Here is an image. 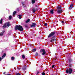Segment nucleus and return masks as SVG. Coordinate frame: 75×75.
I'll use <instances>...</instances> for the list:
<instances>
[{
	"label": "nucleus",
	"instance_id": "nucleus-1",
	"mask_svg": "<svg viewBox=\"0 0 75 75\" xmlns=\"http://www.w3.org/2000/svg\"><path fill=\"white\" fill-rule=\"evenodd\" d=\"M55 34V32L54 31L51 32V33L48 35V38L52 37L50 41L51 42H52L56 41V39H55V38H56V36L54 35Z\"/></svg>",
	"mask_w": 75,
	"mask_h": 75
},
{
	"label": "nucleus",
	"instance_id": "nucleus-2",
	"mask_svg": "<svg viewBox=\"0 0 75 75\" xmlns=\"http://www.w3.org/2000/svg\"><path fill=\"white\" fill-rule=\"evenodd\" d=\"M15 30H18L19 31H23L24 29H23V28L21 25H16L15 27Z\"/></svg>",
	"mask_w": 75,
	"mask_h": 75
},
{
	"label": "nucleus",
	"instance_id": "nucleus-3",
	"mask_svg": "<svg viewBox=\"0 0 75 75\" xmlns=\"http://www.w3.org/2000/svg\"><path fill=\"white\" fill-rule=\"evenodd\" d=\"M72 69L71 68H69V69H67L66 70V72L67 74H71L72 72L73 71Z\"/></svg>",
	"mask_w": 75,
	"mask_h": 75
},
{
	"label": "nucleus",
	"instance_id": "nucleus-4",
	"mask_svg": "<svg viewBox=\"0 0 75 75\" xmlns=\"http://www.w3.org/2000/svg\"><path fill=\"white\" fill-rule=\"evenodd\" d=\"M40 52H43L42 53V55H44L46 54V52L45 51V49H42L40 50Z\"/></svg>",
	"mask_w": 75,
	"mask_h": 75
},
{
	"label": "nucleus",
	"instance_id": "nucleus-5",
	"mask_svg": "<svg viewBox=\"0 0 75 75\" xmlns=\"http://www.w3.org/2000/svg\"><path fill=\"white\" fill-rule=\"evenodd\" d=\"M68 61L69 64H70L73 62V60L72 59V58H71L68 59Z\"/></svg>",
	"mask_w": 75,
	"mask_h": 75
},
{
	"label": "nucleus",
	"instance_id": "nucleus-6",
	"mask_svg": "<svg viewBox=\"0 0 75 75\" xmlns=\"http://www.w3.org/2000/svg\"><path fill=\"white\" fill-rule=\"evenodd\" d=\"M35 25H36V23H32V25H30L31 27H35Z\"/></svg>",
	"mask_w": 75,
	"mask_h": 75
},
{
	"label": "nucleus",
	"instance_id": "nucleus-7",
	"mask_svg": "<svg viewBox=\"0 0 75 75\" xmlns=\"http://www.w3.org/2000/svg\"><path fill=\"white\" fill-rule=\"evenodd\" d=\"M74 6V4H72L70 5V6L69 8V10H72L73 7H72Z\"/></svg>",
	"mask_w": 75,
	"mask_h": 75
},
{
	"label": "nucleus",
	"instance_id": "nucleus-8",
	"mask_svg": "<svg viewBox=\"0 0 75 75\" xmlns=\"http://www.w3.org/2000/svg\"><path fill=\"white\" fill-rule=\"evenodd\" d=\"M62 9H61L60 10H58L57 11V13L58 14H60L62 12Z\"/></svg>",
	"mask_w": 75,
	"mask_h": 75
},
{
	"label": "nucleus",
	"instance_id": "nucleus-9",
	"mask_svg": "<svg viewBox=\"0 0 75 75\" xmlns=\"http://www.w3.org/2000/svg\"><path fill=\"white\" fill-rule=\"evenodd\" d=\"M61 5H59L57 8V10H59V9H61Z\"/></svg>",
	"mask_w": 75,
	"mask_h": 75
},
{
	"label": "nucleus",
	"instance_id": "nucleus-10",
	"mask_svg": "<svg viewBox=\"0 0 75 75\" xmlns=\"http://www.w3.org/2000/svg\"><path fill=\"white\" fill-rule=\"evenodd\" d=\"M6 26L8 27H10V22H8L7 23H6Z\"/></svg>",
	"mask_w": 75,
	"mask_h": 75
},
{
	"label": "nucleus",
	"instance_id": "nucleus-11",
	"mask_svg": "<svg viewBox=\"0 0 75 75\" xmlns=\"http://www.w3.org/2000/svg\"><path fill=\"white\" fill-rule=\"evenodd\" d=\"M6 56V53H4L3 55V56L2 57V59H3Z\"/></svg>",
	"mask_w": 75,
	"mask_h": 75
},
{
	"label": "nucleus",
	"instance_id": "nucleus-12",
	"mask_svg": "<svg viewBox=\"0 0 75 75\" xmlns=\"http://www.w3.org/2000/svg\"><path fill=\"white\" fill-rule=\"evenodd\" d=\"M50 12L51 14H54V9H52L51 10H50Z\"/></svg>",
	"mask_w": 75,
	"mask_h": 75
},
{
	"label": "nucleus",
	"instance_id": "nucleus-13",
	"mask_svg": "<svg viewBox=\"0 0 75 75\" xmlns=\"http://www.w3.org/2000/svg\"><path fill=\"white\" fill-rule=\"evenodd\" d=\"M30 21V19H28V20L25 21V23H29V22Z\"/></svg>",
	"mask_w": 75,
	"mask_h": 75
},
{
	"label": "nucleus",
	"instance_id": "nucleus-14",
	"mask_svg": "<svg viewBox=\"0 0 75 75\" xmlns=\"http://www.w3.org/2000/svg\"><path fill=\"white\" fill-rule=\"evenodd\" d=\"M69 67L70 68H71V67H72V64H71V63H69Z\"/></svg>",
	"mask_w": 75,
	"mask_h": 75
},
{
	"label": "nucleus",
	"instance_id": "nucleus-15",
	"mask_svg": "<svg viewBox=\"0 0 75 75\" xmlns=\"http://www.w3.org/2000/svg\"><path fill=\"white\" fill-rule=\"evenodd\" d=\"M35 3V0H32V4H34Z\"/></svg>",
	"mask_w": 75,
	"mask_h": 75
},
{
	"label": "nucleus",
	"instance_id": "nucleus-16",
	"mask_svg": "<svg viewBox=\"0 0 75 75\" xmlns=\"http://www.w3.org/2000/svg\"><path fill=\"white\" fill-rule=\"evenodd\" d=\"M2 23H3V19H2V18H1L0 21V24H1Z\"/></svg>",
	"mask_w": 75,
	"mask_h": 75
},
{
	"label": "nucleus",
	"instance_id": "nucleus-17",
	"mask_svg": "<svg viewBox=\"0 0 75 75\" xmlns=\"http://www.w3.org/2000/svg\"><path fill=\"white\" fill-rule=\"evenodd\" d=\"M6 25V23H5L3 25V27L4 28H6L7 27V25Z\"/></svg>",
	"mask_w": 75,
	"mask_h": 75
},
{
	"label": "nucleus",
	"instance_id": "nucleus-18",
	"mask_svg": "<svg viewBox=\"0 0 75 75\" xmlns=\"http://www.w3.org/2000/svg\"><path fill=\"white\" fill-rule=\"evenodd\" d=\"M16 13H17V12L16 11H14L13 13V16H14V15H15Z\"/></svg>",
	"mask_w": 75,
	"mask_h": 75
},
{
	"label": "nucleus",
	"instance_id": "nucleus-19",
	"mask_svg": "<svg viewBox=\"0 0 75 75\" xmlns=\"http://www.w3.org/2000/svg\"><path fill=\"white\" fill-rule=\"evenodd\" d=\"M36 49H33L32 50V52H35L36 51Z\"/></svg>",
	"mask_w": 75,
	"mask_h": 75
},
{
	"label": "nucleus",
	"instance_id": "nucleus-20",
	"mask_svg": "<svg viewBox=\"0 0 75 75\" xmlns=\"http://www.w3.org/2000/svg\"><path fill=\"white\" fill-rule=\"evenodd\" d=\"M25 69H26V67H24L22 68V70H23V71H25Z\"/></svg>",
	"mask_w": 75,
	"mask_h": 75
},
{
	"label": "nucleus",
	"instance_id": "nucleus-21",
	"mask_svg": "<svg viewBox=\"0 0 75 75\" xmlns=\"http://www.w3.org/2000/svg\"><path fill=\"white\" fill-rule=\"evenodd\" d=\"M33 13H35V9L33 8V9L32 10Z\"/></svg>",
	"mask_w": 75,
	"mask_h": 75
},
{
	"label": "nucleus",
	"instance_id": "nucleus-22",
	"mask_svg": "<svg viewBox=\"0 0 75 75\" xmlns=\"http://www.w3.org/2000/svg\"><path fill=\"white\" fill-rule=\"evenodd\" d=\"M22 58H23V59H24V58H25V55L24 54H23L22 56Z\"/></svg>",
	"mask_w": 75,
	"mask_h": 75
},
{
	"label": "nucleus",
	"instance_id": "nucleus-23",
	"mask_svg": "<svg viewBox=\"0 0 75 75\" xmlns=\"http://www.w3.org/2000/svg\"><path fill=\"white\" fill-rule=\"evenodd\" d=\"M18 16H19V19H21V15H18Z\"/></svg>",
	"mask_w": 75,
	"mask_h": 75
},
{
	"label": "nucleus",
	"instance_id": "nucleus-24",
	"mask_svg": "<svg viewBox=\"0 0 75 75\" xmlns=\"http://www.w3.org/2000/svg\"><path fill=\"white\" fill-rule=\"evenodd\" d=\"M3 36V33H0V36H1V37Z\"/></svg>",
	"mask_w": 75,
	"mask_h": 75
},
{
	"label": "nucleus",
	"instance_id": "nucleus-25",
	"mask_svg": "<svg viewBox=\"0 0 75 75\" xmlns=\"http://www.w3.org/2000/svg\"><path fill=\"white\" fill-rule=\"evenodd\" d=\"M11 18H12V16H9V20H11Z\"/></svg>",
	"mask_w": 75,
	"mask_h": 75
},
{
	"label": "nucleus",
	"instance_id": "nucleus-26",
	"mask_svg": "<svg viewBox=\"0 0 75 75\" xmlns=\"http://www.w3.org/2000/svg\"><path fill=\"white\" fill-rule=\"evenodd\" d=\"M14 57H11V59H12V60H14Z\"/></svg>",
	"mask_w": 75,
	"mask_h": 75
},
{
	"label": "nucleus",
	"instance_id": "nucleus-27",
	"mask_svg": "<svg viewBox=\"0 0 75 75\" xmlns=\"http://www.w3.org/2000/svg\"><path fill=\"white\" fill-rule=\"evenodd\" d=\"M36 56H38V53L36 52L35 54Z\"/></svg>",
	"mask_w": 75,
	"mask_h": 75
},
{
	"label": "nucleus",
	"instance_id": "nucleus-28",
	"mask_svg": "<svg viewBox=\"0 0 75 75\" xmlns=\"http://www.w3.org/2000/svg\"><path fill=\"white\" fill-rule=\"evenodd\" d=\"M16 75H21V74L20 73H18L16 74Z\"/></svg>",
	"mask_w": 75,
	"mask_h": 75
},
{
	"label": "nucleus",
	"instance_id": "nucleus-29",
	"mask_svg": "<svg viewBox=\"0 0 75 75\" xmlns=\"http://www.w3.org/2000/svg\"><path fill=\"white\" fill-rule=\"evenodd\" d=\"M44 25H45V26H47V23H45L44 24Z\"/></svg>",
	"mask_w": 75,
	"mask_h": 75
},
{
	"label": "nucleus",
	"instance_id": "nucleus-30",
	"mask_svg": "<svg viewBox=\"0 0 75 75\" xmlns=\"http://www.w3.org/2000/svg\"><path fill=\"white\" fill-rule=\"evenodd\" d=\"M54 67H55V65H53L52 66V68H54Z\"/></svg>",
	"mask_w": 75,
	"mask_h": 75
},
{
	"label": "nucleus",
	"instance_id": "nucleus-31",
	"mask_svg": "<svg viewBox=\"0 0 75 75\" xmlns=\"http://www.w3.org/2000/svg\"><path fill=\"white\" fill-rule=\"evenodd\" d=\"M38 74H39V71H38L37 73H36V74L37 75H38Z\"/></svg>",
	"mask_w": 75,
	"mask_h": 75
},
{
	"label": "nucleus",
	"instance_id": "nucleus-32",
	"mask_svg": "<svg viewBox=\"0 0 75 75\" xmlns=\"http://www.w3.org/2000/svg\"><path fill=\"white\" fill-rule=\"evenodd\" d=\"M45 75V72H42V75Z\"/></svg>",
	"mask_w": 75,
	"mask_h": 75
},
{
	"label": "nucleus",
	"instance_id": "nucleus-33",
	"mask_svg": "<svg viewBox=\"0 0 75 75\" xmlns=\"http://www.w3.org/2000/svg\"><path fill=\"white\" fill-rule=\"evenodd\" d=\"M25 27H26V28H27V27H28V26H27V25H25Z\"/></svg>",
	"mask_w": 75,
	"mask_h": 75
},
{
	"label": "nucleus",
	"instance_id": "nucleus-34",
	"mask_svg": "<svg viewBox=\"0 0 75 75\" xmlns=\"http://www.w3.org/2000/svg\"><path fill=\"white\" fill-rule=\"evenodd\" d=\"M4 33H5V31H3L2 32V33H3V35Z\"/></svg>",
	"mask_w": 75,
	"mask_h": 75
},
{
	"label": "nucleus",
	"instance_id": "nucleus-35",
	"mask_svg": "<svg viewBox=\"0 0 75 75\" xmlns=\"http://www.w3.org/2000/svg\"><path fill=\"white\" fill-rule=\"evenodd\" d=\"M2 59V58H1V57H0V62L1 61Z\"/></svg>",
	"mask_w": 75,
	"mask_h": 75
},
{
	"label": "nucleus",
	"instance_id": "nucleus-36",
	"mask_svg": "<svg viewBox=\"0 0 75 75\" xmlns=\"http://www.w3.org/2000/svg\"><path fill=\"white\" fill-rule=\"evenodd\" d=\"M61 23H64V21H62Z\"/></svg>",
	"mask_w": 75,
	"mask_h": 75
},
{
	"label": "nucleus",
	"instance_id": "nucleus-37",
	"mask_svg": "<svg viewBox=\"0 0 75 75\" xmlns=\"http://www.w3.org/2000/svg\"><path fill=\"white\" fill-rule=\"evenodd\" d=\"M6 74V72H4L3 73V74L4 75Z\"/></svg>",
	"mask_w": 75,
	"mask_h": 75
},
{
	"label": "nucleus",
	"instance_id": "nucleus-38",
	"mask_svg": "<svg viewBox=\"0 0 75 75\" xmlns=\"http://www.w3.org/2000/svg\"><path fill=\"white\" fill-rule=\"evenodd\" d=\"M6 75H11V74H8Z\"/></svg>",
	"mask_w": 75,
	"mask_h": 75
},
{
	"label": "nucleus",
	"instance_id": "nucleus-39",
	"mask_svg": "<svg viewBox=\"0 0 75 75\" xmlns=\"http://www.w3.org/2000/svg\"><path fill=\"white\" fill-rule=\"evenodd\" d=\"M22 3V4H23V6L24 5V4L23 3Z\"/></svg>",
	"mask_w": 75,
	"mask_h": 75
},
{
	"label": "nucleus",
	"instance_id": "nucleus-40",
	"mask_svg": "<svg viewBox=\"0 0 75 75\" xmlns=\"http://www.w3.org/2000/svg\"><path fill=\"white\" fill-rule=\"evenodd\" d=\"M36 10H38V9L36 8Z\"/></svg>",
	"mask_w": 75,
	"mask_h": 75
},
{
	"label": "nucleus",
	"instance_id": "nucleus-41",
	"mask_svg": "<svg viewBox=\"0 0 75 75\" xmlns=\"http://www.w3.org/2000/svg\"><path fill=\"white\" fill-rule=\"evenodd\" d=\"M27 37H28V35H27Z\"/></svg>",
	"mask_w": 75,
	"mask_h": 75
},
{
	"label": "nucleus",
	"instance_id": "nucleus-42",
	"mask_svg": "<svg viewBox=\"0 0 75 75\" xmlns=\"http://www.w3.org/2000/svg\"><path fill=\"white\" fill-rule=\"evenodd\" d=\"M25 73H26L27 72L26 71H25Z\"/></svg>",
	"mask_w": 75,
	"mask_h": 75
},
{
	"label": "nucleus",
	"instance_id": "nucleus-43",
	"mask_svg": "<svg viewBox=\"0 0 75 75\" xmlns=\"http://www.w3.org/2000/svg\"><path fill=\"white\" fill-rule=\"evenodd\" d=\"M35 0V1H37V0Z\"/></svg>",
	"mask_w": 75,
	"mask_h": 75
}]
</instances>
